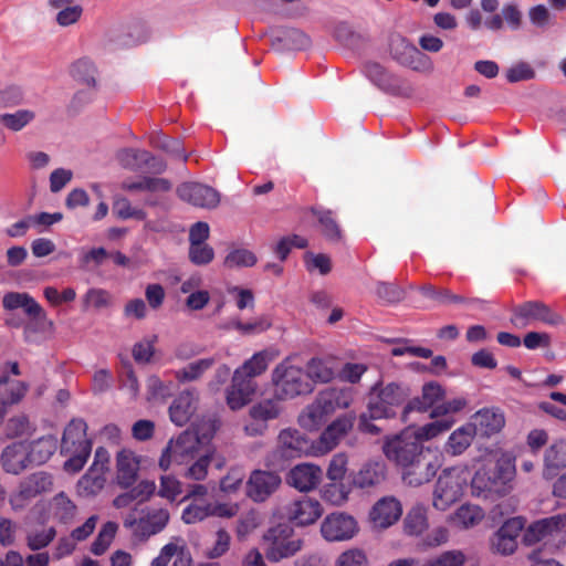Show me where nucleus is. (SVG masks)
Masks as SVG:
<instances>
[{"mask_svg": "<svg viewBox=\"0 0 566 566\" xmlns=\"http://www.w3.org/2000/svg\"><path fill=\"white\" fill-rule=\"evenodd\" d=\"M216 431L214 421L198 426L196 430H186L176 439H170L159 459V468L168 470L172 463L185 464L201 453L202 446L207 443Z\"/></svg>", "mask_w": 566, "mask_h": 566, "instance_id": "obj_1", "label": "nucleus"}, {"mask_svg": "<svg viewBox=\"0 0 566 566\" xmlns=\"http://www.w3.org/2000/svg\"><path fill=\"white\" fill-rule=\"evenodd\" d=\"M2 306L7 311L21 308L29 317L23 328L24 339L29 343L36 342V334L51 335L55 326L43 310V307L25 292H8L2 297Z\"/></svg>", "mask_w": 566, "mask_h": 566, "instance_id": "obj_2", "label": "nucleus"}, {"mask_svg": "<svg viewBox=\"0 0 566 566\" xmlns=\"http://www.w3.org/2000/svg\"><path fill=\"white\" fill-rule=\"evenodd\" d=\"M515 476V463L509 454H501L491 467H483L472 479V489L476 495H506L512 489Z\"/></svg>", "mask_w": 566, "mask_h": 566, "instance_id": "obj_3", "label": "nucleus"}, {"mask_svg": "<svg viewBox=\"0 0 566 566\" xmlns=\"http://www.w3.org/2000/svg\"><path fill=\"white\" fill-rule=\"evenodd\" d=\"M87 426L82 419L72 420L65 428L61 453L69 459L64 462V470L71 473L81 471L86 463L92 443L86 436Z\"/></svg>", "mask_w": 566, "mask_h": 566, "instance_id": "obj_4", "label": "nucleus"}, {"mask_svg": "<svg viewBox=\"0 0 566 566\" xmlns=\"http://www.w3.org/2000/svg\"><path fill=\"white\" fill-rule=\"evenodd\" d=\"M272 384L274 397L279 400L293 399L314 391L313 384L307 380L305 371L284 359L272 370Z\"/></svg>", "mask_w": 566, "mask_h": 566, "instance_id": "obj_5", "label": "nucleus"}, {"mask_svg": "<svg viewBox=\"0 0 566 566\" xmlns=\"http://www.w3.org/2000/svg\"><path fill=\"white\" fill-rule=\"evenodd\" d=\"M265 556L270 562L277 563L294 556L302 549L303 541L294 535L291 526L279 524L263 535Z\"/></svg>", "mask_w": 566, "mask_h": 566, "instance_id": "obj_6", "label": "nucleus"}, {"mask_svg": "<svg viewBox=\"0 0 566 566\" xmlns=\"http://www.w3.org/2000/svg\"><path fill=\"white\" fill-rule=\"evenodd\" d=\"M410 396L407 385L389 382L382 388L375 385L368 401L373 418H390L395 416L394 408L401 406Z\"/></svg>", "mask_w": 566, "mask_h": 566, "instance_id": "obj_7", "label": "nucleus"}, {"mask_svg": "<svg viewBox=\"0 0 566 566\" xmlns=\"http://www.w3.org/2000/svg\"><path fill=\"white\" fill-rule=\"evenodd\" d=\"M382 451L389 461L403 468L423 452V446L417 434L411 429H407L399 434L387 438Z\"/></svg>", "mask_w": 566, "mask_h": 566, "instance_id": "obj_8", "label": "nucleus"}, {"mask_svg": "<svg viewBox=\"0 0 566 566\" xmlns=\"http://www.w3.org/2000/svg\"><path fill=\"white\" fill-rule=\"evenodd\" d=\"M463 486L464 480L457 470H443L433 489L432 506L438 511H447L461 499Z\"/></svg>", "mask_w": 566, "mask_h": 566, "instance_id": "obj_9", "label": "nucleus"}, {"mask_svg": "<svg viewBox=\"0 0 566 566\" xmlns=\"http://www.w3.org/2000/svg\"><path fill=\"white\" fill-rule=\"evenodd\" d=\"M524 528V520L512 517L490 537V549L493 554L510 556L517 549V538Z\"/></svg>", "mask_w": 566, "mask_h": 566, "instance_id": "obj_10", "label": "nucleus"}, {"mask_svg": "<svg viewBox=\"0 0 566 566\" xmlns=\"http://www.w3.org/2000/svg\"><path fill=\"white\" fill-rule=\"evenodd\" d=\"M438 461L429 453L422 452L410 463H407L402 470V480L410 486H420L429 482L438 471Z\"/></svg>", "mask_w": 566, "mask_h": 566, "instance_id": "obj_11", "label": "nucleus"}, {"mask_svg": "<svg viewBox=\"0 0 566 566\" xmlns=\"http://www.w3.org/2000/svg\"><path fill=\"white\" fill-rule=\"evenodd\" d=\"M358 532L356 520L345 513H333L325 517L321 533L328 542H342L353 538Z\"/></svg>", "mask_w": 566, "mask_h": 566, "instance_id": "obj_12", "label": "nucleus"}, {"mask_svg": "<svg viewBox=\"0 0 566 566\" xmlns=\"http://www.w3.org/2000/svg\"><path fill=\"white\" fill-rule=\"evenodd\" d=\"M353 427V418L338 417L321 434L319 439L311 446V454L321 457L332 451Z\"/></svg>", "mask_w": 566, "mask_h": 566, "instance_id": "obj_13", "label": "nucleus"}, {"mask_svg": "<svg viewBox=\"0 0 566 566\" xmlns=\"http://www.w3.org/2000/svg\"><path fill=\"white\" fill-rule=\"evenodd\" d=\"M177 195L195 207L213 209L220 202L219 192L200 182H184L177 188Z\"/></svg>", "mask_w": 566, "mask_h": 566, "instance_id": "obj_14", "label": "nucleus"}, {"mask_svg": "<svg viewBox=\"0 0 566 566\" xmlns=\"http://www.w3.org/2000/svg\"><path fill=\"white\" fill-rule=\"evenodd\" d=\"M528 321H541L549 325L562 322V317L551 311L542 302H525L514 310L511 322L515 326L525 327Z\"/></svg>", "mask_w": 566, "mask_h": 566, "instance_id": "obj_15", "label": "nucleus"}, {"mask_svg": "<svg viewBox=\"0 0 566 566\" xmlns=\"http://www.w3.org/2000/svg\"><path fill=\"white\" fill-rule=\"evenodd\" d=\"M402 515V505L395 496L379 499L369 512V520L375 530H386L397 523Z\"/></svg>", "mask_w": 566, "mask_h": 566, "instance_id": "obj_16", "label": "nucleus"}, {"mask_svg": "<svg viewBox=\"0 0 566 566\" xmlns=\"http://www.w3.org/2000/svg\"><path fill=\"white\" fill-rule=\"evenodd\" d=\"M280 484L281 478L279 474L255 470L247 482V494L254 502H263L277 490Z\"/></svg>", "mask_w": 566, "mask_h": 566, "instance_id": "obj_17", "label": "nucleus"}, {"mask_svg": "<svg viewBox=\"0 0 566 566\" xmlns=\"http://www.w3.org/2000/svg\"><path fill=\"white\" fill-rule=\"evenodd\" d=\"M470 424L478 437L491 438L504 428L505 416L499 408H483L472 416Z\"/></svg>", "mask_w": 566, "mask_h": 566, "instance_id": "obj_18", "label": "nucleus"}, {"mask_svg": "<svg viewBox=\"0 0 566 566\" xmlns=\"http://www.w3.org/2000/svg\"><path fill=\"white\" fill-rule=\"evenodd\" d=\"M364 72L366 76L382 91L397 95H409L411 93V87L406 82L388 73L378 63H367Z\"/></svg>", "mask_w": 566, "mask_h": 566, "instance_id": "obj_19", "label": "nucleus"}, {"mask_svg": "<svg viewBox=\"0 0 566 566\" xmlns=\"http://www.w3.org/2000/svg\"><path fill=\"white\" fill-rule=\"evenodd\" d=\"M566 527V514H557L532 523L523 534L525 545H534Z\"/></svg>", "mask_w": 566, "mask_h": 566, "instance_id": "obj_20", "label": "nucleus"}, {"mask_svg": "<svg viewBox=\"0 0 566 566\" xmlns=\"http://www.w3.org/2000/svg\"><path fill=\"white\" fill-rule=\"evenodd\" d=\"M322 476L323 471L319 467L302 463L290 470L286 475V482L301 492H308L319 484Z\"/></svg>", "mask_w": 566, "mask_h": 566, "instance_id": "obj_21", "label": "nucleus"}, {"mask_svg": "<svg viewBox=\"0 0 566 566\" xmlns=\"http://www.w3.org/2000/svg\"><path fill=\"white\" fill-rule=\"evenodd\" d=\"M276 451L283 459H293L305 453L311 454V447L298 430L289 428L280 432Z\"/></svg>", "mask_w": 566, "mask_h": 566, "instance_id": "obj_22", "label": "nucleus"}, {"mask_svg": "<svg viewBox=\"0 0 566 566\" xmlns=\"http://www.w3.org/2000/svg\"><path fill=\"white\" fill-rule=\"evenodd\" d=\"M256 390V384L241 371H234L230 387L227 389V403L232 410H239L251 400Z\"/></svg>", "mask_w": 566, "mask_h": 566, "instance_id": "obj_23", "label": "nucleus"}, {"mask_svg": "<svg viewBox=\"0 0 566 566\" xmlns=\"http://www.w3.org/2000/svg\"><path fill=\"white\" fill-rule=\"evenodd\" d=\"M322 513L319 502L305 495L291 503L289 507L290 520L301 526L314 523Z\"/></svg>", "mask_w": 566, "mask_h": 566, "instance_id": "obj_24", "label": "nucleus"}, {"mask_svg": "<svg viewBox=\"0 0 566 566\" xmlns=\"http://www.w3.org/2000/svg\"><path fill=\"white\" fill-rule=\"evenodd\" d=\"M140 460L132 450H122L116 455V479L122 488L132 486L138 476Z\"/></svg>", "mask_w": 566, "mask_h": 566, "instance_id": "obj_25", "label": "nucleus"}, {"mask_svg": "<svg viewBox=\"0 0 566 566\" xmlns=\"http://www.w3.org/2000/svg\"><path fill=\"white\" fill-rule=\"evenodd\" d=\"M198 397L195 391H182L169 408L170 419L177 426H184L197 409Z\"/></svg>", "mask_w": 566, "mask_h": 566, "instance_id": "obj_26", "label": "nucleus"}, {"mask_svg": "<svg viewBox=\"0 0 566 566\" xmlns=\"http://www.w3.org/2000/svg\"><path fill=\"white\" fill-rule=\"evenodd\" d=\"M170 518L166 509H156L149 511L146 516L138 520L137 537L147 539L153 535L160 533L168 524Z\"/></svg>", "mask_w": 566, "mask_h": 566, "instance_id": "obj_27", "label": "nucleus"}, {"mask_svg": "<svg viewBox=\"0 0 566 566\" xmlns=\"http://www.w3.org/2000/svg\"><path fill=\"white\" fill-rule=\"evenodd\" d=\"M316 398L331 416L337 409L348 408L353 401V394L349 388L329 387L319 391Z\"/></svg>", "mask_w": 566, "mask_h": 566, "instance_id": "obj_28", "label": "nucleus"}, {"mask_svg": "<svg viewBox=\"0 0 566 566\" xmlns=\"http://www.w3.org/2000/svg\"><path fill=\"white\" fill-rule=\"evenodd\" d=\"M444 396V391L442 387L437 382H429L422 387V392L420 397H417L409 401L407 407L403 410V415H407L409 411H427L430 408H434L442 400Z\"/></svg>", "mask_w": 566, "mask_h": 566, "instance_id": "obj_29", "label": "nucleus"}, {"mask_svg": "<svg viewBox=\"0 0 566 566\" xmlns=\"http://www.w3.org/2000/svg\"><path fill=\"white\" fill-rule=\"evenodd\" d=\"M1 462L8 473L19 474L30 463L28 447L23 443L8 446L1 454Z\"/></svg>", "mask_w": 566, "mask_h": 566, "instance_id": "obj_30", "label": "nucleus"}, {"mask_svg": "<svg viewBox=\"0 0 566 566\" xmlns=\"http://www.w3.org/2000/svg\"><path fill=\"white\" fill-rule=\"evenodd\" d=\"M386 479V464L381 460L366 462L354 478V483L364 489L377 485Z\"/></svg>", "mask_w": 566, "mask_h": 566, "instance_id": "obj_31", "label": "nucleus"}, {"mask_svg": "<svg viewBox=\"0 0 566 566\" xmlns=\"http://www.w3.org/2000/svg\"><path fill=\"white\" fill-rule=\"evenodd\" d=\"M277 354L273 350L264 349L255 353L241 367L234 371H241V376L252 379L263 374L269 364L276 358Z\"/></svg>", "mask_w": 566, "mask_h": 566, "instance_id": "obj_32", "label": "nucleus"}, {"mask_svg": "<svg viewBox=\"0 0 566 566\" xmlns=\"http://www.w3.org/2000/svg\"><path fill=\"white\" fill-rule=\"evenodd\" d=\"M485 516L484 511L475 504H463L450 516L459 528L468 530L479 525Z\"/></svg>", "mask_w": 566, "mask_h": 566, "instance_id": "obj_33", "label": "nucleus"}, {"mask_svg": "<svg viewBox=\"0 0 566 566\" xmlns=\"http://www.w3.org/2000/svg\"><path fill=\"white\" fill-rule=\"evenodd\" d=\"M305 375L313 386L315 384H326L334 379L335 369L329 360L314 357L307 361Z\"/></svg>", "mask_w": 566, "mask_h": 566, "instance_id": "obj_34", "label": "nucleus"}, {"mask_svg": "<svg viewBox=\"0 0 566 566\" xmlns=\"http://www.w3.org/2000/svg\"><path fill=\"white\" fill-rule=\"evenodd\" d=\"M428 527V507L423 504L413 505L403 520L405 533L411 536H418L427 531Z\"/></svg>", "mask_w": 566, "mask_h": 566, "instance_id": "obj_35", "label": "nucleus"}, {"mask_svg": "<svg viewBox=\"0 0 566 566\" xmlns=\"http://www.w3.org/2000/svg\"><path fill=\"white\" fill-rule=\"evenodd\" d=\"M328 415L322 403L315 400L307 405L298 415V424L308 431L317 430L327 419Z\"/></svg>", "mask_w": 566, "mask_h": 566, "instance_id": "obj_36", "label": "nucleus"}, {"mask_svg": "<svg viewBox=\"0 0 566 566\" xmlns=\"http://www.w3.org/2000/svg\"><path fill=\"white\" fill-rule=\"evenodd\" d=\"M474 436L476 433L470 422L463 424L450 434L446 444V451L452 455L463 453L470 447Z\"/></svg>", "mask_w": 566, "mask_h": 566, "instance_id": "obj_37", "label": "nucleus"}, {"mask_svg": "<svg viewBox=\"0 0 566 566\" xmlns=\"http://www.w3.org/2000/svg\"><path fill=\"white\" fill-rule=\"evenodd\" d=\"M56 439L53 436L42 437L28 447L29 462L42 464L46 462L56 450Z\"/></svg>", "mask_w": 566, "mask_h": 566, "instance_id": "obj_38", "label": "nucleus"}, {"mask_svg": "<svg viewBox=\"0 0 566 566\" xmlns=\"http://www.w3.org/2000/svg\"><path fill=\"white\" fill-rule=\"evenodd\" d=\"M28 386L20 380H12L7 375L0 376V402L2 405H14L22 400Z\"/></svg>", "mask_w": 566, "mask_h": 566, "instance_id": "obj_39", "label": "nucleus"}, {"mask_svg": "<svg viewBox=\"0 0 566 566\" xmlns=\"http://www.w3.org/2000/svg\"><path fill=\"white\" fill-rule=\"evenodd\" d=\"M116 157L124 168L137 171L149 164L151 154L144 149L125 148L119 150Z\"/></svg>", "mask_w": 566, "mask_h": 566, "instance_id": "obj_40", "label": "nucleus"}, {"mask_svg": "<svg viewBox=\"0 0 566 566\" xmlns=\"http://www.w3.org/2000/svg\"><path fill=\"white\" fill-rule=\"evenodd\" d=\"M150 144L153 147L160 149L171 156L172 158L186 161L188 155L185 153L180 139L170 138L161 133H155L150 136Z\"/></svg>", "mask_w": 566, "mask_h": 566, "instance_id": "obj_41", "label": "nucleus"}, {"mask_svg": "<svg viewBox=\"0 0 566 566\" xmlns=\"http://www.w3.org/2000/svg\"><path fill=\"white\" fill-rule=\"evenodd\" d=\"M34 118L35 113L33 111L20 108L13 113L0 114V125L13 133H18L31 124Z\"/></svg>", "mask_w": 566, "mask_h": 566, "instance_id": "obj_42", "label": "nucleus"}, {"mask_svg": "<svg viewBox=\"0 0 566 566\" xmlns=\"http://www.w3.org/2000/svg\"><path fill=\"white\" fill-rule=\"evenodd\" d=\"M105 482V473L90 468L78 480L77 492L82 496L95 495L104 488Z\"/></svg>", "mask_w": 566, "mask_h": 566, "instance_id": "obj_43", "label": "nucleus"}, {"mask_svg": "<svg viewBox=\"0 0 566 566\" xmlns=\"http://www.w3.org/2000/svg\"><path fill=\"white\" fill-rule=\"evenodd\" d=\"M282 411V408L279 403V399L274 397V399H264L258 403H254L250 410V417L259 422H266L269 420L276 419Z\"/></svg>", "mask_w": 566, "mask_h": 566, "instance_id": "obj_44", "label": "nucleus"}, {"mask_svg": "<svg viewBox=\"0 0 566 566\" xmlns=\"http://www.w3.org/2000/svg\"><path fill=\"white\" fill-rule=\"evenodd\" d=\"M213 358H201L189 363L184 368L175 373V377L180 382L198 380L208 369L214 365Z\"/></svg>", "mask_w": 566, "mask_h": 566, "instance_id": "obj_45", "label": "nucleus"}, {"mask_svg": "<svg viewBox=\"0 0 566 566\" xmlns=\"http://www.w3.org/2000/svg\"><path fill=\"white\" fill-rule=\"evenodd\" d=\"M187 551L186 543L180 537H174L169 543L164 545L151 563L150 566H168L169 562L175 557L178 558Z\"/></svg>", "mask_w": 566, "mask_h": 566, "instance_id": "obj_46", "label": "nucleus"}, {"mask_svg": "<svg viewBox=\"0 0 566 566\" xmlns=\"http://www.w3.org/2000/svg\"><path fill=\"white\" fill-rule=\"evenodd\" d=\"M52 476L44 472L34 473L21 485V494L31 497L52 488Z\"/></svg>", "mask_w": 566, "mask_h": 566, "instance_id": "obj_47", "label": "nucleus"}, {"mask_svg": "<svg viewBox=\"0 0 566 566\" xmlns=\"http://www.w3.org/2000/svg\"><path fill=\"white\" fill-rule=\"evenodd\" d=\"M51 511L53 516L63 523H69L76 515L75 504L64 493L54 496Z\"/></svg>", "mask_w": 566, "mask_h": 566, "instance_id": "obj_48", "label": "nucleus"}, {"mask_svg": "<svg viewBox=\"0 0 566 566\" xmlns=\"http://www.w3.org/2000/svg\"><path fill=\"white\" fill-rule=\"evenodd\" d=\"M117 523L111 521L106 522L99 530L94 542L92 543L91 552L96 556L103 555L112 544L117 533Z\"/></svg>", "mask_w": 566, "mask_h": 566, "instance_id": "obj_49", "label": "nucleus"}, {"mask_svg": "<svg viewBox=\"0 0 566 566\" xmlns=\"http://www.w3.org/2000/svg\"><path fill=\"white\" fill-rule=\"evenodd\" d=\"M334 34L339 43L349 49H357L365 41V35L346 22L338 23Z\"/></svg>", "mask_w": 566, "mask_h": 566, "instance_id": "obj_50", "label": "nucleus"}, {"mask_svg": "<svg viewBox=\"0 0 566 566\" xmlns=\"http://www.w3.org/2000/svg\"><path fill=\"white\" fill-rule=\"evenodd\" d=\"M72 77L88 87H94L96 84V69L94 64L85 59L78 60L71 66Z\"/></svg>", "mask_w": 566, "mask_h": 566, "instance_id": "obj_51", "label": "nucleus"}, {"mask_svg": "<svg viewBox=\"0 0 566 566\" xmlns=\"http://www.w3.org/2000/svg\"><path fill=\"white\" fill-rule=\"evenodd\" d=\"M83 310L101 311L112 304V295L103 289L92 287L82 297Z\"/></svg>", "mask_w": 566, "mask_h": 566, "instance_id": "obj_52", "label": "nucleus"}, {"mask_svg": "<svg viewBox=\"0 0 566 566\" xmlns=\"http://www.w3.org/2000/svg\"><path fill=\"white\" fill-rule=\"evenodd\" d=\"M453 423L454 420L452 418H444L427 423L417 429H411V431L417 434L420 443H422L423 440H430L438 434L448 431L453 426Z\"/></svg>", "mask_w": 566, "mask_h": 566, "instance_id": "obj_53", "label": "nucleus"}, {"mask_svg": "<svg viewBox=\"0 0 566 566\" xmlns=\"http://www.w3.org/2000/svg\"><path fill=\"white\" fill-rule=\"evenodd\" d=\"M546 469H562L566 467V440L554 442L545 452Z\"/></svg>", "mask_w": 566, "mask_h": 566, "instance_id": "obj_54", "label": "nucleus"}, {"mask_svg": "<svg viewBox=\"0 0 566 566\" xmlns=\"http://www.w3.org/2000/svg\"><path fill=\"white\" fill-rule=\"evenodd\" d=\"M113 213L120 219L145 220L146 212L137 207H133L130 201L124 197H116L113 203Z\"/></svg>", "mask_w": 566, "mask_h": 566, "instance_id": "obj_55", "label": "nucleus"}, {"mask_svg": "<svg viewBox=\"0 0 566 566\" xmlns=\"http://www.w3.org/2000/svg\"><path fill=\"white\" fill-rule=\"evenodd\" d=\"M148 399L166 400L172 394V382H165L158 376H150L147 379Z\"/></svg>", "mask_w": 566, "mask_h": 566, "instance_id": "obj_56", "label": "nucleus"}, {"mask_svg": "<svg viewBox=\"0 0 566 566\" xmlns=\"http://www.w3.org/2000/svg\"><path fill=\"white\" fill-rule=\"evenodd\" d=\"M317 216L323 235L332 242L339 241L342 232L336 220L332 216V211H318Z\"/></svg>", "mask_w": 566, "mask_h": 566, "instance_id": "obj_57", "label": "nucleus"}, {"mask_svg": "<svg viewBox=\"0 0 566 566\" xmlns=\"http://www.w3.org/2000/svg\"><path fill=\"white\" fill-rule=\"evenodd\" d=\"M256 262L255 255L245 249H237L228 253L223 264L228 269L252 266Z\"/></svg>", "mask_w": 566, "mask_h": 566, "instance_id": "obj_58", "label": "nucleus"}, {"mask_svg": "<svg viewBox=\"0 0 566 566\" xmlns=\"http://www.w3.org/2000/svg\"><path fill=\"white\" fill-rule=\"evenodd\" d=\"M209 502L191 503L186 506L181 520L186 524H196L210 517Z\"/></svg>", "mask_w": 566, "mask_h": 566, "instance_id": "obj_59", "label": "nucleus"}, {"mask_svg": "<svg viewBox=\"0 0 566 566\" xmlns=\"http://www.w3.org/2000/svg\"><path fill=\"white\" fill-rule=\"evenodd\" d=\"M334 566H368V557L360 548H349L337 556Z\"/></svg>", "mask_w": 566, "mask_h": 566, "instance_id": "obj_60", "label": "nucleus"}, {"mask_svg": "<svg viewBox=\"0 0 566 566\" xmlns=\"http://www.w3.org/2000/svg\"><path fill=\"white\" fill-rule=\"evenodd\" d=\"M409 59H403V65L422 73H430L433 70L431 60L417 48H409Z\"/></svg>", "mask_w": 566, "mask_h": 566, "instance_id": "obj_61", "label": "nucleus"}, {"mask_svg": "<svg viewBox=\"0 0 566 566\" xmlns=\"http://www.w3.org/2000/svg\"><path fill=\"white\" fill-rule=\"evenodd\" d=\"M276 40L293 50H303L310 45L308 36L297 29L285 30L282 36L276 38Z\"/></svg>", "mask_w": 566, "mask_h": 566, "instance_id": "obj_62", "label": "nucleus"}, {"mask_svg": "<svg viewBox=\"0 0 566 566\" xmlns=\"http://www.w3.org/2000/svg\"><path fill=\"white\" fill-rule=\"evenodd\" d=\"M210 461L211 454L208 450H206L205 453H200L198 455V460L187 469L185 476L196 481L206 479Z\"/></svg>", "mask_w": 566, "mask_h": 566, "instance_id": "obj_63", "label": "nucleus"}, {"mask_svg": "<svg viewBox=\"0 0 566 566\" xmlns=\"http://www.w3.org/2000/svg\"><path fill=\"white\" fill-rule=\"evenodd\" d=\"M465 557L460 551H447L428 560L423 566H462Z\"/></svg>", "mask_w": 566, "mask_h": 566, "instance_id": "obj_64", "label": "nucleus"}]
</instances>
